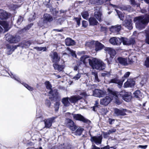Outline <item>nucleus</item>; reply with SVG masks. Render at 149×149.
I'll list each match as a JSON object with an SVG mask.
<instances>
[{
  "label": "nucleus",
  "mask_w": 149,
  "mask_h": 149,
  "mask_svg": "<svg viewBox=\"0 0 149 149\" xmlns=\"http://www.w3.org/2000/svg\"><path fill=\"white\" fill-rule=\"evenodd\" d=\"M88 60L89 65L93 69L103 70L105 69L106 65L102 60L93 58H91Z\"/></svg>",
  "instance_id": "obj_1"
},
{
  "label": "nucleus",
  "mask_w": 149,
  "mask_h": 149,
  "mask_svg": "<svg viewBox=\"0 0 149 149\" xmlns=\"http://www.w3.org/2000/svg\"><path fill=\"white\" fill-rule=\"evenodd\" d=\"M134 21L135 23L136 28L141 29L144 28L145 25L149 22V17L140 16L135 18Z\"/></svg>",
  "instance_id": "obj_2"
},
{
  "label": "nucleus",
  "mask_w": 149,
  "mask_h": 149,
  "mask_svg": "<svg viewBox=\"0 0 149 149\" xmlns=\"http://www.w3.org/2000/svg\"><path fill=\"white\" fill-rule=\"evenodd\" d=\"M46 88L50 90V91L49 92V93L52 95L53 97H49V98L51 100H54V99H56L59 97L58 93L56 89H55L54 91L52 89V86L50 83L49 81H45V83Z\"/></svg>",
  "instance_id": "obj_3"
},
{
  "label": "nucleus",
  "mask_w": 149,
  "mask_h": 149,
  "mask_svg": "<svg viewBox=\"0 0 149 149\" xmlns=\"http://www.w3.org/2000/svg\"><path fill=\"white\" fill-rule=\"evenodd\" d=\"M90 136L91 137L90 140L92 142V145H95L94 143H95L97 145L101 144L102 139V136H93L90 134Z\"/></svg>",
  "instance_id": "obj_4"
},
{
  "label": "nucleus",
  "mask_w": 149,
  "mask_h": 149,
  "mask_svg": "<svg viewBox=\"0 0 149 149\" xmlns=\"http://www.w3.org/2000/svg\"><path fill=\"white\" fill-rule=\"evenodd\" d=\"M119 94L124 101L127 102H130L132 98L131 93L130 92L123 91L120 93Z\"/></svg>",
  "instance_id": "obj_5"
},
{
  "label": "nucleus",
  "mask_w": 149,
  "mask_h": 149,
  "mask_svg": "<svg viewBox=\"0 0 149 149\" xmlns=\"http://www.w3.org/2000/svg\"><path fill=\"white\" fill-rule=\"evenodd\" d=\"M65 124L72 131H75L77 128V127L74 124L73 120L69 118H67L65 119Z\"/></svg>",
  "instance_id": "obj_6"
},
{
  "label": "nucleus",
  "mask_w": 149,
  "mask_h": 149,
  "mask_svg": "<svg viewBox=\"0 0 149 149\" xmlns=\"http://www.w3.org/2000/svg\"><path fill=\"white\" fill-rule=\"evenodd\" d=\"M6 38L7 41L11 43H15L19 41L20 40L19 36H16L14 37L9 34H7L6 36Z\"/></svg>",
  "instance_id": "obj_7"
},
{
  "label": "nucleus",
  "mask_w": 149,
  "mask_h": 149,
  "mask_svg": "<svg viewBox=\"0 0 149 149\" xmlns=\"http://www.w3.org/2000/svg\"><path fill=\"white\" fill-rule=\"evenodd\" d=\"M114 115L115 116H116L126 115V112L127 111V110L126 109H119L117 108H114Z\"/></svg>",
  "instance_id": "obj_8"
},
{
  "label": "nucleus",
  "mask_w": 149,
  "mask_h": 149,
  "mask_svg": "<svg viewBox=\"0 0 149 149\" xmlns=\"http://www.w3.org/2000/svg\"><path fill=\"white\" fill-rule=\"evenodd\" d=\"M73 118L76 120H79L85 123H88L89 120L85 118L84 117L79 114H74Z\"/></svg>",
  "instance_id": "obj_9"
},
{
  "label": "nucleus",
  "mask_w": 149,
  "mask_h": 149,
  "mask_svg": "<svg viewBox=\"0 0 149 149\" xmlns=\"http://www.w3.org/2000/svg\"><path fill=\"white\" fill-rule=\"evenodd\" d=\"M109 42L113 45H119L121 43L120 38L113 37L109 40Z\"/></svg>",
  "instance_id": "obj_10"
},
{
  "label": "nucleus",
  "mask_w": 149,
  "mask_h": 149,
  "mask_svg": "<svg viewBox=\"0 0 149 149\" xmlns=\"http://www.w3.org/2000/svg\"><path fill=\"white\" fill-rule=\"evenodd\" d=\"M56 118V117H53L45 120V127L49 128L52 126V123L54 122V120Z\"/></svg>",
  "instance_id": "obj_11"
},
{
  "label": "nucleus",
  "mask_w": 149,
  "mask_h": 149,
  "mask_svg": "<svg viewBox=\"0 0 149 149\" xmlns=\"http://www.w3.org/2000/svg\"><path fill=\"white\" fill-rule=\"evenodd\" d=\"M113 99V98L110 97L109 96H106L100 100V104L104 106H107L110 103V101Z\"/></svg>",
  "instance_id": "obj_12"
},
{
  "label": "nucleus",
  "mask_w": 149,
  "mask_h": 149,
  "mask_svg": "<svg viewBox=\"0 0 149 149\" xmlns=\"http://www.w3.org/2000/svg\"><path fill=\"white\" fill-rule=\"evenodd\" d=\"M106 92L101 90L95 89L93 91V95L95 97H101L105 95Z\"/></svg>",
  "instance_id": "obj_13"
},
{
  "label": "nucleus",
  "mask_w": 149,
  "mask_h": 149,
  "mask_svg": "<svg viewBox=\"0 0 149 149\" xmlns=\"http://www.w3.org/2000/svg\"><path fill=\"white\" fill-rule=\"evenodd\" d=\"M135 83V81L132 79H129L124 83V86L125 88L132 87L134 85Z\"/></svg>",
  "instance_id": "obj_14"
},
{
  "label": "nucleus",
  "mask_w": 149,
  "mask_h": 149,
  "mask_svg": "<svg viewBox=\"0 0 149 149\" xmlns=\"http://www.w3.org/2000/svg\"><path fill=\"white\" fill-rule=\"evenodd\" d=\"M132 21L131 19L128 20H125L123 22V25L129 30L132 29Z\"/></svg>",
  "instance_id": "obj_15"
},
{
  "label": "nucleus",
  "mask_w": 149,
  "mask_h": 149,
  "mask_svg": "<svg viewBox=\"0 0 149 149\" xmlns=\"http://www.w3.org/2000/svg\"><path fill=\"white\" fill-rule=\"evenodd\" d=\"M107 90L109 93L110 94L112 95L113 97H115V98L116 99V103L118 105L120 104L121 103L118 99V97L116 92L113 91L109 88H108Z\"/></svg>",
  "instance_id": "obj_16"
},
{
  "label": "nucleus",
  "mask_w": 149,
  "mask_h": 149,
  "mask_svg": "<svg viewBox=\"0 0 149 149\" xmlns=\"http://www.w3.org/2000/svg\"><path fill=\"white\" fill-rule=\"evenodd\" d=\"M121 29V25H117L111 27L110 29V30L113 33L117 34L120 30Z\"/></svg>",
  "instance_id": "obj_17"
},
{
  "label": "nucleus",
  "mask_w": 149,
  "mask_h": 149,
  "mask_svg": "<svg viewBox=\"0 0 149 149\" xmlns=\"http://www.w3.org/2000/svg\"><path fill=\"white\" fill-rule=\"evenodd\" d=\"M6 47L7 54L8 55H10L16 48L17 47L16 46H13L9 45H6Z\"/></svg>",
  "instance_id": "obj_18"
},
{
  "label": "nucleus",
  "mask_w": 149,
  "mask_h": 149,
  "mask_svg": "<svg viewBox=\"0 0 149 149\" xmlns=\"http://www.w3.org/2000/svg\"><path fill=\"white\" fill-rule=\"evenodd\" d=\"M118 62L121 64L125 66L128 65L127 59L123 58L122 57H119L117 59Z\"/></svg>",
  "instance_id": "obj_19"
},
{
  "label": "nucleus",
  "mask_w": 149,
  "mask_h": 149,
  "mask_svg": "<svg viewBox=\"0 0 149 149\" xmlns=\"http://www.w3.org/2000/svg\"><path fill=\"white\" fill-rule=\"evenodd\" d=\"M95 51L96 52L100 51L103 48L104 46L100 42L98 41H96L95 42Z\"/></svg>",
  "instance_id": "obj_20"
},
{
  "label": "nucleus",
  "mask_w": 149,
  "mask_h": 149,
  "mask_svg": "<svg viewBox=\"0 0 149 149\" xmlns=\"http://www.w3.org/2000/svg\"><path fill=\"white\" fill-rule=\"evenodd\" d=\"M8 14L6 11L0 10V19H6L8 17Z\"/></svg>",
  "instance_id": "obj_21"
},
{
  "label": "nucleus",
  "mask_w": 149,
  "mask_h": 149,
  "mask_svg": "<svg viewBox=\"0 0 149 149\" xmlns=\"http://www.w3.org/2000/svg\"><path fill=\"white\" fill-rule=\"evenodd\" d=\"M53 65L54 69L55 70H57L59 72L62 71L65 67V65L64 64L59 65L57 64H54Z\"/></svg>",
  "instance_id": "obj_22"
},
{
  "label": "nucleus",
  "mask_w": 149,
  "mask_h": 149,
  "mask_svg": "<svg viewBox=\"0 0 149 149\" xmlns=\"http://www.w3.org/2000/svg\"><path fill=\"white\" fill-rule=\"evenodd\" d=\"M120 39L121 42H123L124 45H129L132 43V40H128L125 38L121 37L120 38Z\"/></svg>",
  "instance_id": "obj_23"
},
{
  "label": "nucleus",
  "mask_w": 149,
  "mask_h": 149,
  "mask_svg": "<svg viewBox=\"0 0 149 149\" xmlns=\"http://www.w3.org/2000/svg\"><path fill=\"white\" fill-rule=\"evenodd\" d=\"M104 50L106 52V53L109 54L110 56H114L116 54L115 51L112 48L106 47L105 48Z\"/></svg>",
  "instance_id": "obj_24"
},
{
  "label": "nucleus",
  "mask_w": 149,
  "mask_h": 149,
  "mask_svg": "<svg viewBox=\"0 0 149 149\" xmlns=\"http://www.w3.org/2000/svg\"><path fill=\"white\" fill-rule=\"evenodd\" d=\"M63 55H67L72 56H76L75 51H74L69 48H67L65 52L63 53Z\"/></svg>",
  "instance_id": "obj_25"
},
{
  "label": "nucleus",
  "mask_w": 149,
  "mask_h": 149,
  "mask_svg": "<svg viewBox=\"0 0 149 149\" xmlns=\"http://www.w3.org/2000/svg\"><path fill=\"white\" fill-rule=\"evenodd\" d=\"M65 44L67 46H70L75 44L74 41L70 38H67L65 40Z\"/></svg>",
  "instance_id": "obj_26"
},
{
  "label": "nucleus",
  "mask_w": 149,
  "mask_h": 149,
  "mask_svg": "<svg viewBox=\"0 0 149 149\" xmlns=\"http://www.w3.org/2000/svg\"><path fill=\"white\" fill-rule=\"evenodd\" d=\"M82 98V97L79 95L77 96H73L69 98V100L72 103H75L78 100L81 99Z\"/></svg>",
  "instance_id": "obj_27"
},
{
  "label": "nucleus",
  "mask_w": 149,
  "mask_h": 149,
  "mask_svg": "<svg viewBox=\"0 0 149 149\" xmlns=\"http://www.w3.org/2000/svg\"><path fill=\"white\" fill-rule=\"evenodd\" d=\"M44 21L50 22L53 20L52 16L48 14H45L43 16Z\"/></svg>",
  "instance_id": "obj_28"
},
{
  "label": "nucleus",
  "mask_w": 149,
  "mask_h": 149,
  "mask_svg": "<svg viewBox=\"0 0 149 149\" xmlns=\"http://www.w3.org/2000/svg\"><path fill=\"white\" fill-rule=\"evenodd\" d=\"M75 132H74V134L76 135L80 136L84 130V129L81 127H77Z\"/></svg>",
  "instance_id": "obj_29"
},
{
  "label": "nucleus",
  "mask_w": 149,
  "mask_h": 149,
  "mask_svg": "<svg viewBox=\"0 0 149 149\" xmlns=\"http://www.w3.org/2000/svg\"><path fill=\"white\" fill-rule=\"evenodd\" d=\"M89 24L91 25H97L98 22L96 19L93 17H91L89 19Z\"/></svg>",
  "instance_id": "obj_30"
},
{
  "label": "nucleus",
  "mask_w": 149,
  "mask_h": 149,
  "mask_svg": "<svg viewBox=\"0 0 149 149\" xmlns=\"http://www.w3.org/2000/svg\"><path fill=\"white\" fill-rule=\"evenodd\" d=\"M94 16L99 21H101V13L99 10H96L95 11Z\"/></svg>",
  "instance_id": "obj_31"
},
{
  "label": "nucleus",
  "mask_w": 149,
  "mask_h": 149,
  "mask_svg": "<svg viewBox=\"0 0 149 149\" xmlns=\"http://www.w3.org/2000/svg\"><path fill=\"white\" fill-rule=\"evenodd\" d=\"M68 97H64L63 98L62 100V102L64 105L65 107L68 106L70 103L68 101Z\"/></svg>",
  "instance_id": "obj_32"
},
{
  "label": "nucleus",
  "mask_w": 149,
  "mask_h": 149,
  "mask_svg": "<svg viewBox=\"0 0 149 149\" xmlns=\"http://www.w3.org/2000/svg\"><path fill=\"white\" fill-rule=\"evenodd\" d=\"M0 24L4 28L6 31L8 30V25L7 22L4 21H0Z\"/></svg>",
  "instance_id": "obj_33"
},
{
  "label": "nucleus",
  "mask_w": 149,
  "mask_h": 149,
  "mask_svg": "<svg viewBox=\"0 0 149 149\" xmlns=\"http://www.w3.org/2000/svg\"><path fill=\"white\" fill-rule=\"evenodd\" d=\"M81 14L84 19H87L88 18L89 14L87 11H83L81 13Z\"/></svg>",
  "instance_id": "obj_34"
},
{
  "label": "nucleus",
  "mask_w": 149,
  "mask_h": 149,
  "mask_svg": "<svg viewBox=\"0 0 149 149\" xmlns=\"http://www.w3.org/2000/svg\"><path fill=\"white\" fill-rule=\"evenodd\" d=\"M134 97L136 98H139L141 96V93L139 90H137L133 93Z\"/></svg>",
  "instance_id": "obj_35"
},
{
  "label": "nucleus",
  "mask_w": 149,
  "mask_h": 149,
  "mask_svg": "<svg viewBox=\"0 0 149 149\" xmlns=\"http://www.w3.org/2000/svg\"><path fill=\"white\" fill-rule=\"evenodd\" d=\"M52 61L54 63V64H56L60 61V58L59 56H52Z\"/></svg>",
  "instance_id": "obj_36"
},
{
  "label": "nucleus",
  "mask_w": 149,
  "mask_h": 149,
  "mask_svg": "<svg viewBox=\"0 0 149 149\" xmlns=\"http://www.w3.org/2000/svg\"><path fill=\"white\" fill-rule=\"evenodd\" d=\"M30 45V43L29 42L27 41L26 42H24L23 44L20 45L23 48H27Z\"/></svg>",
  "instance_id": "obj_37"
},
{
  "label": "nucleus",
  "mask_w": 149,
  "mask_h": 149,
  "mask_svg": "<svg viewBox=\"0 0 149 149\" xmlns=\"http://www.w3.org/2000/svg\"><path fill=\"white\" fill-rule=\"evenodd\" d=\"M116 12L118 16L119 17L121 20H123L124 19V15L121 13L120 11L117 10H116Z\"/></svg>",
  "instance_id": "obj_38"
},
{
  "label": "nucleus",
  "mask_w": 149,
  "mask_h": 149,
  "mask_svg": "<svg viewBox=\"0 0 149 149\" xmlns=\"http://www.w3.org/2000/svg\"><path fill=\"white\" fill-rule=\"evenodd\" d=\"M144 65L147 68H149V56L146 58L145 61Z\"/></svg>",
  "instance_id": "obj_39"
},
{
  "label": "nucleus",
  "mask_w": 149,
  "mask_h": 149,
  "mask_svg": "<svg viewBox=\"0 0 149 149\" xmlns=\"http://www.w3.org/2000/svg\"><path fill=\"white\" fill-rule=\"evenodd\" d=\"M110 75V73L109 72L107 71H105L104 72L102 73L101 74V76L103 77H109Z\"/></svg>",
  "instance_id": "obj_40"
},
{
  "label": "nucleus",
  "mask_w": 149,
  "mask_h": 149,
  "mask_svg": "<svg viewBox=\"0 0 149 149\" xmlns=\"http://www.w3.org/2000/svg\"><path fill=\"white\" fill-rule=\"evenodd\" d=\"M120 80L118 79L117 78H114L111 79L109 81V83H113L117 84L119 83Z\"/></svg>",
  "instance_id": "obj_41"
},
{
  "label": "nucleus",
  "mask_w": 149,
  "mask_h": 149,
  "mask_svg": "<svg viewBox=\"0 0 149 149\" xmlns=\"http://www.w3.org/2000/svg\"><path fill=\"white\" fill-rule=\"evenodd\" d=\"M74 19L75 20V21L76 22L78 26H79L80 24V21L81 19V18H80L75 17H74Z\"/></svg>",
  "instance_id": "obj_42"
},
{
  "label": "nucleus",
  "mask_w": 149,
  "mask_h": 149,
  "mask_svg": "<svg viewBox=\"0 0 149 149\" xmlns=\"http://www.w3.org/2000/svg\"><path fill=\"white\" fill-rule=\"evenodd\" d=\"M74 114V113H71L69 112H67L65 113V116L67 118H72V117H73V115Z\"/></svg>",
  "instance_id": "obj_43"
},
{
  "label": "nucleus",
  "mask_w": 149,
  "mask_h": 149,
  "mask_svg": "<svg viewBox=\"0 0 149 149\" xmlns=\"http://www.w3.org/2000/svg\"><path fill=\"white\" fill-rule=\"evenodd\" d=\"M24 86L29 90L32 91L33 90V88L30 86H29L27 84H25L24 85Z\"/></svg>",
  "instance_id": "obj_44"
},
{
  "label": "nucleus",
  "mask_w": 149,
  "mask_h": 149,
  "mask_svg": "<svg viewBox=\"0 0 149 149\" xmlns=\"http://www.w3.org/2000/svg\"><path fill=\"white\" fill-rule=\"evenodd\" d=\"M81 76V74L78 73L73 77V79L75 80H77L80 78Z\"/></svg>",
  "instance_id": "obj_45"
},
{
  "label": "nucleus",
  "mask_w": 149,
  "mask_h": 149,
  "mask_svg": "<svg viewBox=\"0 0 149 149\" xmlns=\"http://www.w3.org/2000/svg\"><path fill=\"white\" fill-rule=\"evenodd\" d=\"M86 52L84 51H81L79 52L78 55H81L82 56H87V55L86 54Z\"/></svg>",
  "instance_id": "obj_46"
},
{
  "label": "nucleus",
  "mask_w": 149,
  "mask_h": 149,
  "mask_svg": "<svg viewBox=\"0 0 149 149\" xmlns=\"http://www.w3.org/2000/svg\"><path fill=\"white\" fill-rule=\"evenodd\" d=\"M45 105L49 107H50L51 105V103L50 100H46L45 102Z\"/></svg>",
  "instance_id": "obj_47"
},
{
  "label": "nucleus",
  "mask_w": 149,
  "mask_h": 149,
  "mask_svg": "<svg viewBox=\"0 0 149 149\" xmlns=\"http://www.w3.org/2000/svg\"><path fill=\"white\" fill-rule=\"evenodd\" d=\"M23 20V17L21 16H19L17 20V22L18 24H20Z\"/></svg>",
  "instance_id": "obj_48"
},
{
  "label": "nucleus",
  "mask_w": 149,
  "mask_h": 149,
  "mask_svg": "<svg viewBox=\"0 0 149 149\" xmlns=\"http://www.w3.org/2000/svg\"><path fill=\"white\" fill-rule=\"evenodd\" d=\"M116 131V130L115 129H111L108 131L109 135H110L113 132H115Z\"/></svg>",
  "instance_id": "obj_49"
},
{
  "label": "nucleus",
  "mask_w": 149,
  "mask_h": 149,
  "mask_svg": "<svg viewBox=\"0 0 149 149\" xmlns=\"http://www.w3.org/2000/svg\"><path fill=\"white\" fill-rule=\"evenodd\" d=\"M107 30V29L105 27L101 25L100 29V31H106Z\"/></svg>",
  "instance_id": "obj_50"
},
{
  "label": "nucleus",
  "mask_w": 149,
  "mask_h": 149,
  "mask_svg": "<svg viewBox=\"0 0 149 149\" xmlns=\"http://www.w3.org/2000/svg\"><path fill=\"white\" fill-rule=\"evenodd\" d=\"M88 25V24L87 21H82V25L83 27H86Z\"/></svg>",
  "instance_id": "obj_51"
},
{
  "label": "nucleus",
  "mask_w": 149,
  "mask_h": 149,
  "mask_svg": "<svg viewBox=\"0 0 149 149\" xmlns=\"http://www.w3.org/2000/svg\"><path fill=\"white\" fill-rule=\"evenodd\" d=\"M115 121V120L112 119V118H109L108 120V122L109 124L110 125H111Z\"/></svg>",
  "instance_id": "obj_52"
},
{
  "label": "nucleus",
  "mask_w": 149,
  "mask_h": 149,
  "mask_svg": "<svg viewBox=\"0 0 149 149\" xmlns=\"http://www.w3.org/2000/svg\"><path fill=\"white\" fill-rule=\"evenodd\" d=\"M55 111H57L59 109V103L58 102H56V103L55 104Z\"/></svg>",
  "instance_id": "obj_53"
},
{
  "label": "nucleus",
  "mask_w": 149,
  "mask_h": 149,
  "mask_svg": "<svg viewBox=\"0 0 149 149\" xmlns=\"http://www.w3.org/2000/svg\"><path fill=\"white\" fill-rule=\"evenodd\" d=\"M37 49H38L39 50H42L43 51H45L46 49V47H37Z\"/></svg>",
  "instance_id": "obj_54"
},
{
  "label": "nucleus",
  "mask_w": 149,
  "mask_h": 149,
  "mask_svg": "<svg viewBox=\"0 0 149 149\" xmlns=\"http://www.w3.org/2000/svg\"><path fill=\"white\" fill-rule=\"evenodd\" d=\"M124 81L123 80V81H122L120 80V81L119 82V83H118L117 84H118V88H120L122 87V85H123V82Z\"/></svg>",
  "instance_id": "obj_55"
},
{
  "label": "nucleus",
  "mask_w": 149,
  "mask_h": 149,
  "mask_svg": "<svg viewBox=\"0 0 149 149\" xmlns=\"http://www.w3.org/2000/svg\"><path fill=\"white\" fill-rule=\"evenodd\" d=\"M130 74V72H127L125 73L124 75V77L127 78L129 77Z\"/></svg>",
  "instance_id": "obj_56"
},
{
  "label": "nucleus",
  "mask_w": 149,
  "mask_h": 149,
  "mask_svg": "<svg viewBox=\"0 0 149 149\" xmlns=\"http://www.w3.org/2000/svg\"><path fill=\"white\" fill-rule=\"evenodd\" d=\"M97 1V0H90V2L92 4H97L98 2Z\"/></svg>",
  "instance_id": "obj_57"
},
{
  "label": "nucleus",
  "mask_w": 149,
  "mask_h": 149,
  "mask_svg": "<svg viewBox=\"0 0 149 149\" xmlns=\"http://www.w3.org/2000/svg\"><path fill=\"white\" fill-rule=\"evenodd\" d=\"M91 74L93 75L95 77L97 76V73L96 72V71L94 70L92 71L91 72Z\"/></svg>",
  "instance_id": "obj_58"
},
{
  "label": "nucleus",
  "mask_w": 149,
  "mask_h": 149,
  "mask_svg": "<svg viewBox=\"0 0 149 149\" xmlns=\"http://www.w3.org/2000/svg\"><path fill=\"white\" fill-rule=\"evenodd\" d=\"M138 148H141L142 149H146L147 147V145H144V146H142V145H139L138 146Z\"/></svg>",
  "instance_id": "obj_59"
},
{
  "label": "nucleus",
  "mask_w": 149,
  "mask_h": 149,
  "mask_svg": "<svg viewBox=\"0 0 149 149\" xmlns=\"http://www.w3.org/2000/svg\"><path fill=\"white\" fill-rule=\"evenodd\" d=\"M91 149H100V148L96 146L95 145H92Z\"/></svg>",
  "instance_id": "obj_60"
},
{
  "label": "nucleus",
  "mask_w": 149,
  "mask_h": 149,
  "mask_svg": "<svg viewBox=\"0 0 149 149\" xmlns=\"http://www.w3.org/2000/svg\"><path fill=\"white\" fill-rule=\"evenodd\" d=\"M127 61L128 62V65L129 64H131L134 62L133 61L132 59H130V58L127 59Z\"/></svg>",
  "instance_id": "obj_61"
},
{
  "label": "nucleus",
  "mask_w": 149,
  "mask_h": 149,
  "mask_svg": "<svg viewBox=\"0 0 149 149\" xmlns=\"http://www.w3.org/2000/svg\"><path fill=\"white\" fill-rule=\"evenodd\" d=\"M130 1L131 4L133 5H136L135 0H130Z\"/></svg>",
  "instance_id": "obj_62"
},
{
  "label": "nucleus",
  "mask_w": 149,
  "mask_h": 149,
  "mask_svg": "<svg viewBox=\"0 0 149 149\" xmlns=\"http://www.w3.org/2000/svg\"><path fill=\"white\" fill-rule=\"evenodd\" d=\"M85 56H81L80 58V60L82 61L83 63L85 62V58L84 57Z\"/></svg>",
  "instance_id": "obj_63"
},
{
  "label": "nucleus",
  "mask_w": 149,
  "mask_h": 149,
  "mask_svg": "<svg viewBox=\"0 0 149 149\" xmlns=\"http://www.w3.org/2000/svg\"><path fill=\"white\" fill-rule=\"evenodd\" d=\"M109 146H105L103 148H102L100 149H109Z\"/></svg>",
  "instance_id": "obj_64"
}]
</instances>
